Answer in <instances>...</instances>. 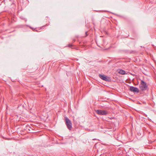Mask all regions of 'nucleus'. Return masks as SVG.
I'll use <instances>...</instances> for the list:
<instances>
[{
  "mask_svg": "<svg viewBox=\"0 0 156 156\" xmlns=\"http://www.w3.org/2000/svg\"><path fill=\"white\" fill-rule=\"evenodd\" d=\"M119 73L120 74H122V75L126 73L125 71L123 70H122V69L119 70Z\"/></svg>",
  "mask_w": 156,
  "mask_h": 156,
  "instance_id": "6",
  "label": "nucleus"
},
{
  "mask_svg": "<svg viewBox=\"0 0 156 156\" xmlns=\"http://www.w3.org/2000/svg\"><path fill=\"white\" fill-rule=\"evenodd\" d=\"M139 88L141 90L143 91L147 90L148 88V87L145 82L143 80H141Z\"/></svg>",
  "mask_w": 156,
  "mask_h": 156,
  "instance_id": "1",
  "label": "nucleus"
},
{
  "mask_svg": "<svg viewBox=\"0 0 156 156\" xmlns=\"http://www.w3.org/2000/svg\"><path fill=\"white\" fill-rule=\"evenodd\" d=\"M96 111L99 115H106L108 113L105 110H98Z\"/></svg>",
  "mask_w": 156,
  "mask_h": 156,
  "instance_id": "3",
  "label": "nucleus"
},
{
  "mask_svg": "<svg viewBox=\"0 0 156 156\" xmlns=\"http://www.w3.org/2000/svg\"><path fill=\"white\" fill-rule=\"evenodd\" d=\"M68 46H69V47H72V46H73V45H72V44H69L68 45Z\"/></svg>",
  "mask_w": 156,
  "mask_h": 156,
  "instance_id": "8",
  "label": "nucleus"
},
{
  "mask_svg": "<svg viewBox=\"0 0 156 156\" xmlns=\"http://www.w3.org/2000/svg\"><path fill=\"white\" fill-rule=\"evenodd\" d=\"M75 41V40H73V42H74Z\"/></svg>",
  "mask_w": 156,
  "mask_h": 156,
  "instance_id": "11",
  "label": "nucleus"
},
{
  "mask_svg": "<svg viewBox=\"0 0 156 156\" xmlns=\"http://www.w3.org/2000/svg\"><path fill=\"white\" fill-rule=\"evenodd\" d=\"M99 76L100 78H109L108 77H107V76H105V75H102L101 74H99Z\"/></svg>",
  "mask_w": 156,
  "mask_h": 156,
  "instance_id": "7",
  "label": "nucleus"
},
{
  "mask_svg": "<svg viewBox=\"0 0 156 156\" xmlns=\"http://www.w3.org/2000/svg\"><path fill=\"white\" fill-rule=\"evenodd\" d=\"M102 80L106 82H118L119 81L118 80V79H115V80H113L112 79H101Z\"/></svg>",
  "mask_w": 156,
  "mask_h": 156,
  "instance_id": "5",
  "label": "nucleus"
},
{
  "mask_svg": "<svg viewBox=\"0 0 156 156\" xmlns=\"http://www.w3.org/2000/svg\"><path fill=\"white\" fill-rule=\"evenodd\" d=\"M12 81V82H14V81L15 80H11Z\"/></svg>",
  "mask_w": 156,
  "mask_h": 156,
  "instance_id": "9",
  "label": "nucleus"
},
{
  "mask_svg": "<svg viewBox=\"0 0 156 156\" xmlns=\"http://www.w3.org/2000/svg\"><path fill=\"white\" fill-rule=\"evenodd\" d=\"M87 32H86V36H87Z\"/></svg>",
  "mask_w": 156,
  "mask_h": 156,
  "instance_id": "10",
  "label": "nucleus"
},
{
  "mask_svg": "<svg viewBox=\"0 0 156 156\" xmlns=\"http://www.w3.org/2000/svg\"><path fill=\"white\" fill-rule=\"evenodd\" d=\"M65 123L67 128L69 130H71L72 128V124L70 120L66 117H65Z\"/></svg>",
  "mask_w": 156,
  "mask_h": 156,
  "instance_id": "2",
  "label": "nucleus"
},
{
  "mask_svg": "<svg viewBox=\"0 0 156 156\" xmlns=\"http://www.w3.org/2000/svg\"><path fill=\"white\" fill-rule=\"evenodd\" d=\"M134 79H133L132 80H134Z\"/></svg>",
  "mask_w": 156,
  "mask_h": 156,
  "instance_id": "12",
  "label": "nucleus"
},
{
  "mask_svg": "<svg viewBox=\"0 0 156 156\" xmlns=\"http://www.w3.org/2000/svg\"><path fill=\"white\" fill-rule=\"evenodd\" d=\"M129 90L134 92L138 93L139 92V90L138 88L133 86H131L130 87Z\"/></svg>",
  "mask_w": 156,
  "mask_h": 156,
  "instance_id": "4",
  "label": "nucleus"
}]
</instances>
